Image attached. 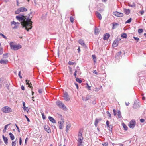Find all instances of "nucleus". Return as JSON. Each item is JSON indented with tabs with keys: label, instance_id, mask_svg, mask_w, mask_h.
Wrapping results in <instances>:
<instances>
[{
	"label": "nucleus",
	"instance_id": "nucleus-48",
	"mask_svg": "<svg viewBox=\"0 0 146 146\" xmlns=\"http://www.w3.org/2000/svg\"><path fill=\"white\" fill-rule=\"evenodd\" d=\"M74 62H73L71 61H69L68 62V64L70 65H73V64H75Z\"/></svg>",
	"mask_w": 146,
	"mask_h": 146
},
{
	"label": "nucleus",
	"instance_id": "nucleus-58",
	"mask_svg": "<svg viewBox=\"0 0 146 146\" xmlns=\"http://www.w3.org/2000/svg\"><path fill=\"white\" fill-rule=\"evenodd\" d=\"M18 75L20 77V78H22V76L21 75V71H19V72L18 74Z\"/></svg>",
	"mask_w": 146,
	"mask_h": 146
},
{
	"label": "nucleus",
	"instance_id": "nucleus-53",
	"mask_svg": "<svg viewBox=\"0 0 146 146\" xmlns=\"http://www.w3.org/2000/svg\"><path fill=\"white\" fill-rule=\"evenodd\" d=\"M19 144L20 145H21V143H22V139H21V137H20L19 138Z\"/></svg>",
	"mask_w": 146,
	"mask_h": 146
},
{
	"label": "nucleus",
	"instance_id": "nucleus-24",
	"mask_svg": "<svg viewBox=\"0 0 146 146\" xmlns=\"http://www.w3.org/2000/svg\"><path fill=\"white\" fill-rule=\"evenodd\" d=\"M116 41L114 40L112 44L113 47H116L118 46V42H117Z\"/></svg>",
	"mask_w": 146,
	"mask_h": 146
},
{
	"label": "nucleus",
	"instance_id": "nucleus-30",
	"mask_svg": "<svg viewBox=\"0 0 146 146\" xmlns=\"http://www.w3.org/2000/svg\"><path fill=\"white\" fill-rule=\"evenodd\" d=\"M23 108L24 111H25L26 110V108H27V107L26 108L25 106V103L24 102H23Z\"/></svg>",
	"mask_w": 146,
	"mask_h": 146
},
{
	"label": "nucleus",
	"instance_id": "nucleus-2",
	"mask_svg": "<svg viewBox=\"0 0 146 146\" xmlns=\"http://www.w3.org/2000/svg\"><path fill=\"white\" fill-rule=\"evenodd\" d=\"M13 42H11L10 43V46L11 49L14 50H17L21 48L22 46L21 45L19 44L17 45H13Z\"/></svg>",
	"mask_w": 146,
	"mask_h": 146
},
{
	"label": "nucleus",
	"instance_id": "nucleus-43",
	"mask_svg": "<svg viewBox=\"0 0 146 146\" xmlns=\"http://www.w3.org/2000/svg\"><path fill=\"white\" fill-rule=\"evenodd\" d=\"M107 113L108 115V116L110 118V119H111V114L110 113L109 111H107Z\"/></svg>",
	"mask_w": 146,
	"mask_h": 146
},
{
	"label": "nucleus",
	"instance_id": "nucleus-3",
	"mask_svg": "<svg viewBox=\"0 0 146 146\" xmlns=\"http://www.w3.org/2000/svg\"><path fill=\"white\" fill-rule=\"evenodd\" d=\"M1 111L5 113H8L12 111V110L9 107L7 106L4 107L1 109Z\"/></svg>",
	"mask_w": 146,
	"mask_h": 146
},
{
	"label": "nucleus",
	"instance_id": "nucleus-39",
	"mask_svg": "<svg viewBox=\"0 0 146 146\" xmlns=\"http://www.w3.org/2000/svg\"><path fill=\"white\" fill-rule=\"evenodd\" d=\"M143 31V30L142 29H139L138 30V32L139 33H142Z\"/></svg>",
	"mask_w": 146,
	"mask_h": 146
},
{
	"label": "nucleus",
	"instance_id": "nucleus-27",
	"mask_svg": "<svg viewBox=\"0 0 146 146\" xmlns=\"http://www.w3.org/2000/svg\"><path fill=\"white\" fill-rule=\"evenodd\" d=\"M78 144L77 146H83V143L84 142L82 141H81L80 142H78Z\"/></svg>",
	"mask_w": 146,
	"mask_h": 146
},
{
	"label": "nucleus",
	"instance_id": "nucleus-7",
	"mask_svg": "<svg viewBox=\"0 0 146 146\" xmlns=\"http://www.w3.org/2000/svg\"><path fill=\"white\" fill-rule=\"evenodd\" d=\"M63 97L64 99L66 101H68L70 100V98L68 93L65 92L64 93Z\"/></svg>",
	"mask_w": 146,
	"mask_h": 146
},
{
	"label": "nucleus",
	"instance_id": "nucleus-46",
	"mask_svg": "<svg viewBox=\"0 0 146 146\" xmlns=\"http://www.w3.org/2000/svg\"><path fill=\"white\" fill-rule=\"evenodd\" d=\"M3 49L0 48V55H1L3 53Z\"/></svg>",
	"mask_w": 146,
	"mask_h": 146
},
{
	"label": "nucleus",
	"instance_id": "nucleus-9",
	"mask_svg": "<svg viewBox=\"0 0 146 146\" xmlns=\"http://www.w3.org/2000/svg\"><path fill=\"white\" fill-rule=\"evenodd\" d=\"M114 15L117 17H123V14L122 13H120L119 12L117 11H115V12H113Z\"/></svg>",
	"mask_w": 146,
	"mask_h": 146
},
{
	"label": "nucleus",
	"instance_id": "nucleus-1",
	"mask_svg": "<svg viewBox=\"0 0 146 146\" xmlns=\"http://www.w3.org/2000/svg\"><path fill=\"white\" fill-rule=\"evenodd\" d=\"M26 17L23 15H20L16 16V18L18 20L21 21V23L22 27L25 28V29L28 31L32 29V22L29 17L26 18Z\"/></svg>",
	"mask_w": 146,
	"mask_h": 146
},
{
	"label": "nucleus",
	"instance_id": "nucleus-62",
	"mask_svg": "<svg viewBox=\"0 0 146 146\" xmlns=\"http://www.w3.org/2000/svg\"><path fill=\"white\" fill-rule=\"evenodd\" d=\"M38 92L39 93H42V89H39L38 90Z\"/></svg>",
	"mask_w": 146,
	"mask_h": 146
},
{
	"label": "nucleus",
	"instance_id": "nucleus-18",
	"mask_svg": "<svg viewBox=\"0 0 146 146\" xmlns=\"http://www.w3.org/2000/svg\"><path fill=\"white\" fill-rule=\"evenodd\" d=\"M79 43L84 47H86V45L84 43V41L82 40H80L78 41Z\"/></svg>",
	"mask_w": 146,
	"mask_h": 146
},
{
	"label": "nucleus",
	"instance_id": "nucleus-13",
	"mask_svg": "<svg viewBox=\"0 0 146 146\" xmlns=\"http://www.w3.org/2000/svg\"><path fill=\"white\" fill-rule=\"evenodd\" d=\"M110 36V35L109 34L106 33L104 34L103 37V39L104 40H108Z\"/></svg>",
	"mask_w": 146,
	"mask_h": 146
},
{
	"label": "nucleus",
	"instance_id": "nucleus-54",
	"mask_svg": "<svg viewBox=\"0 0 146 146\" xmlns=\"http://www.w3.org/2000/svg\"><path fill=\"white\" fill-rule=\"evenodd\" d=\"M77 72V71L76 70H75V72L74 74V75L75 78L76 77Z\"/></svg>",
	"mask_w": 146,
	"mask_h": 146
},
{
	"label": "nucleus",
	"instance_id": "nucleus-36",
	"mask_svg": "<svg viewBox=\"0 0 146 146\" xmlns=\"http://www.w3.org/2000/svg\"><path fill=\"white\" fill-rule=\"evenodd\" d=\"M118 25V24L117 23H113V27H112L113 29H114L116 27V26L117 25Z\"/></svg>",
	"mask_w": 146,
	"mask_h": 146
},
{
	"label": "nucleus",
	"instance_id": "nucleus-20",
	"mask_svg": "<svg viewBox=\"0 0 146 146\" xmlns=\"http://www.w3.org/2000/svg\"><path fill=\"white\" fill-rule=\"evenodd\" d=\"M2 137L5 143L6 144H7L8 143V139L6 137H5L4 135H3Z\"/></svg>",
	"mask_w": 146,
	"mask_h": 146
},
{
	"label": "nucleus",
	"instance_id": "nucleus-6",
	"mask_svg": "<svg viewBox=\"0 0 146 146\" xmlns=\"http://www.w3.org/2000/svg\"><path fill=\"white\" fill-rule=\"evenodd\" d=\"M11 25H14V27H12L13 29H17L20 24V23L18 22H16L14 21L11 22Z\"/></svg>",
	"mask_w": 146,
	"mask_h": 146
},
{
	"label": "nucleus",
	"instance_id": "nucleus-63",
	"mask_svg": "<svg viewBox=\"0 0 146 146\" xmlns=\"http://www.w3.org/2000/svg\"><path fill=\"white\" fill-rule=\"evenodd\" d=\"M92 103L93 104H96V100H94L92 102Z\"/></svg>",
	"mask_w": 146,
	"mask_h": 146
},
{
	"label": "nucleus",
	"instance_id": "nucleus-47",
	"mask_svg": "<svg viewBox=\"0 0 146 146\" xmlns=\"http://www.w3.org/2000/svg\"><path fill=\"white\" fill-rule=\"evenodd\" d=\"M113 112L114 115L115 116H116L117 114L116 111L115 110H113Z\"/></svg>",
	"mask_w": 146,
	"mask_h": 146
},
{
	"label": "nucleus",
	"instance_id": "nucleus-10",
	"mask_svg": "<svg viewBox=\"0 0 146 146\" xmlns=\"http://www.w3.org/2000/svg\"><path fill=\"white\" fill-rule=\"evenodd\" d=\"M139 102L137 101H135L133 106V108L134 109H137L139 107Z\"/></svg>",
	"mask_w": 146,
	"mask_h": 146
},
{
	"label": "nucleus",
	"instance_id": "nucleus-17",
	"mask_svg": "<svg viewBox=\"0 0 146 146\" xmlns=\"http://www.w3.org/2000/svg\"><path fill=\"white\" fill-rule=\"evenodd\" d=\"M124 12L126 15H129L130 13V9H127L125 8L124 9Z\"/></svg>",
	"mask_w": 146,
	"mask_h": 146
},
{
	"label": "nucleus",
	"instance_id": "nucleus-61",
	"mask_svg": "<svg viewBox=\"0 0 146 146\" xmlns=\"http://www.w3.org/2000/svg\"><path fill=\"white\" fill-rule=\"evenodd\" d=\"M93 73H95V74L97 75L98 73L96 70H94L93 72Z\"/></svg>",
	"mask_w": 146,
	"mask_h": 146
},
{
	"label": "nucleus",
	"instance_id": "nucleus-4",
	"mask_svg": "<svg viewBox=\"0 0 146 146\" xmlns=\"http://www.w3.org/2000/svg\"><path fill=\"white\" fill-rule=\"evenodd\" d=\"M56 104L57 106H59L60 108H63L64 110H66L67 108L65 106L62 102L59 101H57L56 102Z\"/></svg>",
	"mask_w": 146,
	"mask_h": 146
},
{
	"label": "nucleus",
	"instance_id": "nucleus-40",
	"mask_svg": "<svg viewBox=\"0 0 146 146\" xmlns=\"http://www.w3.org/2000/svg\"><path fill=\"white\" fill-rule=\"evenodd\" d=\"M121 40V38L118 37L115 40L117 42H118L120 41Z\"/></svg>",
	"mask_w": 146,
	"mask_h": 146
},
{
	"label": "nucleus",
	"instance_id": "nucleus-32",
	"mask_svg": "<svg viewBox=\"0 0 146 146\" xmlns=\"http://www.w3.org/2000/svg\"><path fill=\"white\" fill-rule=\"evenodd\" d=\"M118 114L117 115L119 118H120L121 117V112L119 110H118L117 112Z\"/></svg>",
	"mask_w": 146,
	"mask_h": 146
},
{
	"label": "nucleus",
	"instance_id": "nucleus-25",
	"mask_svg": "<svg viewBox=\"0 0 146 146\" xmlns=\"http://www.w3.org/2000/svg\"><path fill=\"white\" fill-rule=\"evenodd\" d=\"M121 36L123 38H126L127 37V35L126 33H123L121 34Z\"/></svg>",
	"mask_w": 146,
	"mask_h": 146
},
{
	"label": "nucleus",
	"instance_id": "nucleus-14",
	"mask_svg": "<svg viewBox=\"0 0 146 146\" xmlns=\"http://www.w3.org/2000/svg\"><path fill=\"white\" fill-rule=\"evenodd\" d=\"M90 97L89 95H87L86 97H82V98L83 101H86L89 99Z\"/></svg>",
	"mask_w": 146,
	"mask_h": 146
},
{
	"label": "nucleus",
	"instance_id": "nucleus-41",
	"mask_svg": "<svg viewBox=\"0 0 146 146\" xmlns=\"http://www.w3.org/2000/svg\"><path fill=\"white\" fill-rule=\"evenodd\" d=\"M70 21L71 22L73 23L74 22V18L72 17H71L70 18Z\"/></svg>",
	"mask_w": 146,
	"mask_h": 146
},
{
	"label": "nucleus",
	"instance_id": "nucleus-49",
	"mask_svg": "<svg viewBox=\"0 0 146 146\" xmlns=\"http://www.w3.org/2000/svg\"><path fill=\"white\" fill-rule=\"evenodd\" d=\"M106 124L107 125V127H109L110 125H109V121L108 120L107 121L106 123Z\"/></svg>",
	"mask_w": 146,
	"mask_h": 146
},
{
	"label": "nucleus",
	"instance_id": "nucleus-31",
	"mask_svg": "<svg viewBox=\"0 0 146 146\" xmlns=\"http://www.w3.org/2000/svg\"><path fill=\"white\" fill-rule=\"evenodd\" d=\"M76 81L80 83H81L82 82V80L80 79L79 78H76Z\"/></svg>",
	"mask_w": 146,
	"mask_h": 146
},
{
	"label": "nucleus",
	"instance_id": "nucleus-38",
	"mask_svg": "<svg viewBox=\"0 0 146 146\" xmlns=\"http://www.w3.org/2000/svg\"><path fill=\"white\" fill-rule=\"evenodd\" d=\"M132 20L131 18H130L127 21L125 22V23H129L131 22Z\"/></svg>",
	"mask_w": 146,
	"mask_h": 146
},
{
	"label": "nucleus",
	"instance_id": "nucleus-15",
	"mask_svg": "<svg viewBox=\"0 0 146 146\" xmlns=\"http://www.w3.org/2000/svg\"><path fill=\"white\" fill-rule=\"evenodd\" d=\"M96 15L97 18L100 20H101L102 19V17L101 15L98 11L96 12Z\"/></svg>",
	"mask_w": 146,
	"mask_h": 146
},
{
	"label": "nucleus",
	"instance_id": "nucleus-44",
	"mask_svg": "<svg viewBox=\"0 0 146 146\" xmlns=\"http://www.w3.org/2000/svg\"><path fill=\"white\" fill-rule=\"evenodd\" d=\"M41 113L42 114V117L43 119H45L46 118V117L45 116V115H44V113H42L41 112Z\"/></svg>",
	"mask_w": 146,
	"mask_h": 146
},
{
	"label": "nucleus",
	"instance_id": "nucleus-22",
	"mask_svg": "<svg viewBox=\"0 0 146 146\" xmlns=\"http://www.w3.org/2000/svg\"><path fill=\"white\" fill-rule=\"evenodd\" d=\"M8 62V60H1L0 61V63L2 64H6L7 62Z\"/></svg>",
	"mask_w": 146,
	"mask_h": 146
},
{
	"label": "nucleus",
	"instance_id": "nucleus-64",
	"mask_svg": "<svg viewBox=\"0 0 146 146\" xmlns=\"http://www.w3.org/2000/svg\"><path fill=\"white\" fill-rule=\"evenodd\" d=\"M21 89L22 90H25V87L23 85H22L21 86Z\"/></svg>",
	"mask_w": 146,
	"mask_h": 146
},
{
	"label": "nucleus",
	"instance_id": "nucleus-45",
	"mask_svg": "<svg viewBox=\"0 0 146 146\" xmlns=\"http://www.w3.org/2000/svg\"><path fill=\"white\" fill-rule=\"evenodd\" d=\"M133 38L136 40H137L136 42H138L139 40V38L138 37H133Z\"/></svg>",
	"mask_w": 146,
	"mask_h": 146
},
{
	"label": "nucleus",
	"instance_id": "nucleus-26",
	"mask_svg": "<svg viewBox=\"0 0 146 146\" xmlns=\"http://www.w3.org/2000/svg\"><path fill=\"white\" fill-rule=\"evenodd\" d=\"M71 125L70 124H68V125H66V131L67 132H68V130L71 127Z\"/></svg>",
	"mask_w": 146,
	"mask_h": 146
},
{
	"label": "nucleus",
	"instance_id": "nucleus-11",
	"mask_svg": "<svg viewBox=\"0 0 146 146\" xmlns=\"http://www.w3.org/2000/svg\"><path fill=\"white\" fill-rule=\"evenodd\" d=\"M83 139V138L82 136V134L81 133L79 132L78 135V142H80L82 141Z\"/></svg>",
	"mask_w": 146,
	"mask_h": 146
},
{
	"label": "nucleus",
	"instance_id": "nucleus-16",
	"mask_svg": "<svg viewBox=\"0 0 146 146\" xmlns=\"http://www.w3.org/2000/svg\"><path fill=\"white\" fill-rule=\"evenodd\" d=\"M48 119L50 121L53 123H56V121L51 116L48 117Z\"/></svg>",
	"mask_w": 146,
	"mask_h": 146
},
{
	"label": "nucleus",
	"instance_id": "nucleus-60",
	"mask_svg": "<svg viewBox=\"0 0 146 146\" xmlns=\"http://www.w3.org/2000/svg\"><path fill=\"white\" fill-rule=\"evenodd\" d=\"M98 11L100 13H101L104 11V10L102 9H100L98 10Z\"/></svg>",
	"mask_w": 146,
	"mask_h": 146
},
{
	"label": "nucleus",
	"instance_id": "nucleus-35",
	"mask_svg": "<svg viewBox=\"0 0 146 146\" xmlns=\"http://www.w3.org/2000/svg\"><path fill=\"white\" fill-rule=\"evenodd\" d=\"M123 127L125 130H127L128 127L124 123H123Z\"/></svg>",
	"mask_w": 146,
	"mask_h": 146
},
{
	"label": "nucleus",
	"instance_id": "nucleus-23",
	"mask_svg": "<svg viewBox=\"0 0 146 146\" xmlns=\"http://www.w3.org/2000/svg\"><path fill=\"white\" fill-rule=\"evenodd\" d=\"M100 31L97 27H96L94 30V33L96 35L98 34L100 32Z\"/></svg>",
	"mask_w": 146,
	"mask_h": 146
},
{
	"label": "nucleus",
	"instance_id": "nucleus-52",
	"mask_svg": "<svg viewBox=\"0 0 146 146\" xmlns=\"http://www.w3.org/2000/svg\"><path fill=\"white\" fill-rule=\"evenodd\" d=\"M25 117L27 119V121L28 122H30V120H29V118L27 117V116H26V115H25Z\"/></svg>",
	"mask_w": 146,
	"mask_h": 146
},
{
	"label": "nucleus",
	"instance_id": "nucleus-50",
	"mask_svg": "<svg viewBox=\"0 0 146 146\" xmlns=\"http://www.w3.org/2000/svg\"><path fill=\"white\" fill-rule=\"evenodd\" d=\"M1 36H2L5 39H7V37L5 36L3 34H1Z\"/></svg>",
	"mask_w": 146,
	"mask_h": 146
},
{
	"label": "nucleus",
	"instance_id": "nucleus-29",
	"mask_svg": "<svg viewBox=\"0 0 146 146\" xmlns=\"http://www.w3.org/2000/svg\"><path fill=\"white\" fill-rule=\"evenodd\" d=\"M99 122L98 121V120H97V118L96 119L94 122V125L96 127H97L98 124Z\"/></svg>",
	"mask_w": 146,
	"mask_h": 146
},
{
	"label": "nucleus",
	"instance_id": "nucleus-59",
	"mask_svg": "<svg viewBox=\"0 0 146 146\" xmlns=\"http://www.w3.org/2000/svg\"><path fill=\"white\" fill-rule=\"evenodd\" d=\"M140 122L143 123L145 121V120L143 119H140Z\"/></svg>",
	"mask_w": 146,
	"mask_h": 146
},
{
	"label": "nucleus",
	"instance_id": "nucleus-19",
	"mask_svg": "<svg viewBox=\"0 0 146 146\" xmlns=\"http://www.w3.org/2000/svg\"><path fill=\"white\" fill-rule=\"evenodd\" d=\"M59 125V127L60 129H62V127L63 126V123L61 121H59L58 122Z\"/></svg>",
	"mask_w": 146,
	"mask_h": 146
},
{
	"label": "nucleus",
	"instance_id": "nucleus-56",
	"mask_svg": "<svg viewBox=\"0 0 146 146\" xmlns=\"http://www.w3.org/2000/svg\"><path fill=\"white\" fill-rule=\"evenodd\" d=\"M103 146H107L108 145V143H104L102 144Z\"/></svg>",
	"mask_w": 146,
	"mask_h": 146
},
{
	"label": "nucleus",
	"instance_id": "nucleus-12",
	"mask_svg": "<svg viewBox=\"0 0 146 146\" xmlns=\"http://www.w3.org/2000/svg\"><path fill=\"white\" fill-rule=\"evenodd\" d=\"M44 128L45 130L48 133H50L51 132V130L50 128L47 125L44 126Z\"/></svg>",
	"mask_w": 146,
	"mask_h": 146
},
{
	"label": "nucleus",
	"instance_id": "nucleus-33",
	"mask_svg": "<svg viewBox=\"0 0 146 146\" xmlns=\"http://www.w3.org/2000/svg\"><path fill=\"white\" fill-rule=\"evenodd\" d=\"M110 131L112 132V129L113 128V126L112 125H110L109 126Z\"/></svg>",
	"mask_w": 146,
	"mask_h": 146
},
{
	"label": "nucleus",
	"instance_id": "nucleus-8",
	"mask_svg": "<svg viewBox=\"0 0 146 146\" xmlns=\"http://www.w3.org/2000/svg\"><path fill=\"white\" fill-rule=\"evenodd\" d=\"M135 120H132L130 121L129 126L130 128L133 129L135 127Z\"/></svg>",
	"mask_w": 146,
	"mask_h": 146
},
{
	"label": "nucleus",
	"instance_id": "nucleus-37",
	"mask_svg": "<svg viewBox=\"0 0 146 146\" xmlns=\"http://www.w3.org/2000/svg\"><path fill=\"white\" fill-rule=\"evenodd\" d=\"M8 57V54L6 53L3 54V57L4 58H7Z\"/></svg>",
	"mask_w": 146,
	"mask_h": 146
},
{
	"label": "nucleus",
	"instance_id": "nucleus-5",
	"mask_svg": "<svg viewBox=\"0 0 146 146\" xmlns=\"http://www.w3.org/2000/svg\"><path fill=\"white\" fill-rule=\"evenodd\" d=\"M27 11V9L25 7H21L19 8L15 11V13L16 14H19L20 12H23Z\"/></svg>",
	"mask_w": 146,
	"mask_h": 146
},
{
	"label": "nucleus",
	"instance_id": "nucleus-57",
	"mask_svg": "<svg viewBox=\"0 0 146 146\" xmlns=\"http://www.w3.org/2000/svg\"><path fill=\"white\" fill-rule=\"evenodd\" d=\"M86 87L88 88V90H90V87L89 86V85L87 84Z\"/></svg>",
	"mask_w": 146,
	"mask_h": 146
},
{
	"label": "nucleus",
	"instance_id": "nucleus-51",
	"mask_svg": "<svg viewBox=\"0 0 146 146\" xmlns=\"http://www.w3.org/2000/svg\"><path fill=\"white\" fill-rule=\"evenodd\" d=\"M10 125L9 124H7V125H6L5 126V127H4V129L6 130V129H7V127L9 125Z\"/></svg>",
	"mask_w": 146,
	"mask_h": 146
},
{
	"label": "nucleus",
	"instance_id": "nucleus-34",
	"mask_svg": "<svg viewBox=\"0 0 146 146\" xmlns=\"http://www.w3.org/2000/svg\"><path fill=\"white\" fill-rule=\"evenodd\" d=\"M128 5L129 6L131 7H135L136 6V5L134 3H133V4L132 5H131L130 4H129Z\"/></svg>",
	"mask_w": 146,
	"mask_h": 146
},
{
	"label": "nucleus",
	"instance_id": "nucleus-28",
	"mask_svg": "<svg viewBox=\"0 0 146 146\" xmlns=\"http://www.w3.org/2000/svg\"><path fill=\"white\" fill-rule=\"evenodd\" d=\"M92 57L93 58V59L94 60V62L95 63L96 62V57L95 55H92Z\"/></svg>",
	"mask_w": 146,
	"mask_h": 146
},
{
	"label": "nucleus",
	"instance_id": "nucleus-42",
	"mask_svg": "<svg viewBox=\"0 0 146 146\" xmlns=\"http://www.w3.org/2000/svg\"><path fill=\"white\" fill-rule=\"evenodd\" d=\"M16 144V141H13L12 143V146H15Z\"/></svg>",
	"mask_w": 146,
	"mask_h": 146
},
{
	"label": "nucleus",
	"instance_id": "nucleus-21",
	"mask_svg": "<svg viewBox=\"0 0 146 146\" xmlns=\"http://www.w3.org/2000/svg\"><path fill=\"white\" fill-rule=\"evenodd\" d=\"M9 135H10V138L12 140L14 139L15 138L14 136L12 133L11 132L9 133Z\"/></svg>",
	"mask_w": 146,
	"mask_h": 146
},
{
	"label": "nucleus",
	"instance_id": "nucleus-55",
	"mask_svg": "<svg viewBox=\"0 0 146 146\" xmlns=\"http://www.w3.org/2000/svg\"><path fill=\"white\" fill-rule=\"evenodd\" d=\"M15 126L16 127V128L18 130V132H20V129H19L17 125L16 124H15Z\"/></svg>",
	"mask_w": 146,
	"mask_h": 146
}]
</instances>
